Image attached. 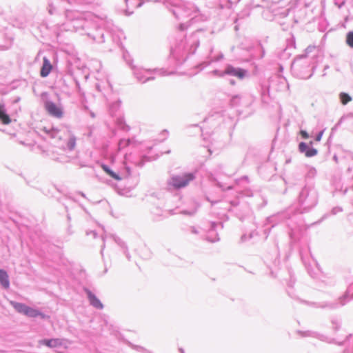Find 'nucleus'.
I'll use <instances>...</instances> for the list:
<instances>
[{"mask_svg": "<svg viewBox=\"0 0 353 353\" xmlns=\"http://www.w3.org/2000/svg\"><path fill=\"white\" fill-rule=\"evenodd\" d=\"M339 99L343 105H346L352 100V97L348 93L344 92L339 94Z\"/></svg>", "mask_w": 353, "mask_h": 353, "instance_id": "obj_29", "label": "nucleus"}, {"mask_svg": "<svg viewBox=\"0 0 353 353\" xmlns=\"http://www.w3.org/2000/svg\"><path fill=\"white\" fill-rule=\"evenodd\" d=\"M241 97L239 94L234 95L230 100L231 107H236L239 105Z\"/></svg>", "mask_w": 353, "mask_h": 353, "instance_id": "obj_34", "label": "nucleus"}, {"mask_svg": "<svg viewBox=\"0 0 353 353\" xmlns=\"http://www.w3.org/2000/svg\"><path fill=\"white\" fill-rule=\"evenodd\" d=\"M133 74L138 81L145 83L148 81L154 80L153 74L159 76H165L166 72L163 69L145 70L143 68L132 66Z\"/></svg>", "mask_w": 353, "mask_h": 353, "instance_id": "obj_9", "label": "nucleus"}, {"mask_svg": "<svg viewBox=\"0 0 353 353\" xmlns=\"http://www.w3.org/2000/svg\"><path fill=\"white\" fill-rule=\"evenodd\" d=\"M132 141L130 139H122L119 141L118 147L119 150H122L125 148V147L130 145Z\"/></svg>", "mask_w": 353, "mask_h": 353, "instance_id": "obj_36", "label": "nucleus"}, {"mask_svg": "<svg viewBox=\"0 0 353 353\" xmlns=\"http://www.w3.org/2000/svg\"><path fill=\"white\" fill-rule=\"evenodd\" d=\"M345 43L350 48H353V31L346 34Z\"/></svg>", "mask_w": 353, "mask_h": 353, "instance_id": "obj_37", "label": "nucleus"}, {"mask_svg": "<svg viewBox=\"0 0 353 353\" xmlns=\"http://www.w3.org/2000/svg\"><path fill=\"white\" fill-rule=\"evenodd\" d=\"M117 125L123 131L127 132L130 130V126L125 123L124 119L122 117H119L117 119Z\"/></svg>", "mask_w": 353, "mask_h": 353, "instance_id": "obj_28", "label": "nucleus"}, {"mask_svg": "<svg viewBox=\"0 0 353 353\" xmlns=\"http://www.w3.org/2000/svg\"><path fill=\"white\" fill-rule=\"evenodd\" d=\"M299 332L301 333V334H303V336H310V334H309L310 333L309 331H307L306 332H304V333L302 332L301 331H299Z\"/></svg>", "mask_w": 353, "mask_h": 353, "instance_id": "obj_58", "label": "nucleus"}, {"mask_svg": "<svg viewBox=\"0 0 353 353\" xmlns=\"http://www.w3.org/2000/svg\"><path fill=\"white\" fill-rule=\"evenodd\" d=\"M45 108L50 115L56 118L62 117L63 114V110L60 106L57 105L55 103L51 101H47L45 102Z\"/></svg>", "mask_w": 353, "mask_h": 353, "instance_id": "obj_16", "label": "nucleus"}, {"mask_svg": "<svg viewBox=\"0 0 353 353\" xmlns=\"http://www.w3.org/2000/svg\"><path fill=\"white\" fill-rule=\"evenodd\" d=\"M292 52L290 51V48H284L278 52V57L281 61H285L290 58Z\"/></svg>", "mask_w": 353, "mask_h": 353, "instance_id": "obj_27", "label": "nucleus"}, {"mask_svg": "<svg viewBox=\"0 0 353 353\" xmlns=\"http://www.w3.org/2000/svg\"><path fill=\"white\" fill-rule=\"evenodd\" d=\"M38 311L39 310L28 306L26 311H25V315L30 318H36L38 317Z\"/></svg>", "mask_w": 353, "mask_h": 353, "instance_id": "obj_33", "label": "nucleus"}, {"mask_svg": "<svg viewBox=\"0 0 353 353\" xmlns=\"http://www.w3.org/2000/svg\"><path fill=\"white\" fill-rule=\"evenodd\" d=\"M150 158L145 155L141 157V159L134 162V164L138 167H143L146 161H149Z\"/></svg>", "mask_w": 353, "mask_h": 353, "instance_id": "obj_39", "label": "nucleus"}, {"mask_svg": "<svg viewBox=\"0 0 353 353\" xmlns=\"http://www.w3.org/2000/svg\"><path fill=\"white\" fill-rule=\"evenodd\" d=\"M83 290L86 294L87 298L89 301L90 305H92L93 307L97 310L103 309V304L90 290H89L87 288H85Z\"/></svg>", "mask_w": 353, "mask_h": 353, "instance_id": "obj_17", "label": "nucleus"}, {"mask_svg": "<svg viewBox=\"0 0 353 353\" xmlns=\"http://www.w3.org/2000/svg\"><path fill=\"white\" fill-rule=\"evenodd\" d=\"M38 317H40V319H44V320L50 319V316L40 312L39 310L38 311Z\"/></svg>", "mask_w": 353, "mask_h": 353, "instance_id": "obj_48", "label": "nucleus"}, {"mask_svg": "<svg viewBox=\"0 0 353 353\" xmlns=\"http://www.w3.org/2000/svg\"><path fill=\"white\" fill-rule=\"evenodd\" d=\"M76 142L77 138L75 135L68 132L65 148L69 151H72L76 146Z\"/></svg>", "mask_w": 353, "mask_h": 353, "instance_id": "obj_23", "label": "nucleus"}, {"mask_svg": "<svg viewBox=\"0 0 353 353\" xmlns=\"http://www.w3.org/2000/svg\"><path fill=\"white\" fill-rule=\"evenodd\" d=\"M179 351L180 353H185V351H184V350L182 347H179Z\"/></svg>", "mask_w": 353, "mask_h": 353, "instance_id": "obj_62", "label": "nucleus"}, {"mask_svg": "<svg viewBox=\"0 0 353 353\" xmlns=\"http://www.w3.org/2000/svg\"><path fill=\"white\" fill-rule=\"evenodd\" d=\"M316 48L315 46H309L305 50V53L303 54L302 55H307V57H313V59L316 57V54H314L312 55H310V53L313 52H316Z\"/></svg>", "mask_w": 353, "mask_h": 353, "instance_id": "obj_38", "label": "nucleus"}, {"mask_svg": "<svg viewBox=\"0 0 353 353\" xmlns=\"http://www.w3.org/2000/svg\"><path fill=\"white\" fill-rule=\"evenodd\" d=\"M75 83H76L77 88L80 89V84H79V81H76V82H75Z\"/></svg>", "mask_w": 353, "mask_h": 353, "instance_id": "obj_60", "label": "nucleus"}, {"mask_svg": "<svg viewBox=\"0 0 353 353\" xmlns=\"http://www.w3.org/2000/svg\"><path fill=\"white\" fill-rule=\"evenodd\" d=\"M86 234L88 236L89 235H92V236L93 237V239H96L97 236V233L96 232V231L94 230H90V231H87L86 232Z\"/></svg>", "mask_w": 353, "mask_h": 353, "instance_id": "obj_50", "label": "nucleus"}, {"mask_svg": "<svg viewBox=\"0 0 353 353\" xmlns=\"http://www.w3.org/2000/svg\"><path fill=\"white\" fill-rule=\"evenodd\" d=\"M79 194L81 196H83V198H86L85 194L83 192H79Z\"/></svg>", "mask_w": 353, "mask_h": 353, "instance_id": "obj_61", "label": "nucleus"}, {"mask_svg": "<svg viewBox=\"0 0 353 353\" xmlns=\"http://www.w3.org/2000/svg\"><path fill=\"white\" fill-rule=\"evenodd\" d=\"M342 211H343L342 208L339 207V206H336V207H334V208H333L332 209V210H331V214H332V215H335V214H336L337 213L341 212H342Z\"/></svg>", "mask_w": 353, "mask_h": 353, "instance_id": "obj_46", "label": "nucleus"}, {"mask_svg": "<svg viewBox=\"0 0 353 353\" xmlns=\"http://www.w3.org/2000/svg\"><path fill=\"white\" fill-rule=\"evenodd\" d=\"M206 200L210 202L212 205H215L216 203H217L219 202V201H212V200H210L208 196L206 197Z\"/></svg>", "mask_w": 353, "mask_h": 353, "instance_id": "obj_56", "label": "nucleus"}, {"mask_svg": "<svg viewBox=\"0 0 353 353\" xmlns=\"http://www.w3.org/2000/svg\"><path fill=\"white\" fill-rule=\"evenodd\" d=\"M230 205L228 211L233 213L241 221L251 214V209L248 203L240 204L238 199H234L230 201Z\"/></svg>", "mask_w": 353, "mask_h": 353, "instance_id": "obj_10", "label": "nucleus"}, {"mask_svg": "<svg viewBox=\"0 0 353 353\" xmlns=\"http://www.w3.org/2000/svg\"><path fill=\"white\" fill-rule=\"evenodd\" d=\"M219 226L223 228V223L221 222H212L208 234L205 239L210 243H215L220 240L218 233L216 232V228Z\"/></svg>", "mask_w": 353, "mask_h": 353, "instance_id": "obj_14", "label": "nucleus"}, {"mask_svg": "<svg viewBox=\"0 0 353 353\" xmlns=\"http://www.w3.org/2000/svg\"><path fill=\"white\" fill-rule=\"evenodd\" d=\"M319 194L314 185L306 184L298 196V210L301 214L307 213L318 203Z\"/></svg>", "mask_w": 353, "mask_h": 353, "instance_id": "obj_4", "label": "nucleus"}, {"mask_svg": "<svg viewBox=\"0 0 353 353\" xmlns=\"http://www.w3.org/2000/svg\"><path fill=\"white\" fill-rule=\"evenodd\" d=\"M190 232L194 234H198L199 233L198 229L195 228L194 226H191L190 228Z\"/></svg>", "mask_w": 353, "mask_h": 353, "instance_id": "obj_52", "label": "nucleus"}, {"mask_svg": "<svg viewBox=\"0 0 353 353\" xmlns=\"http://www.w3.org/2000/svg\"><path fill=\"white\" fill-rule=\"evenodd\" d=\"M130 346L133 349H134V350H137L139 352H145V353H150L149 351H148L145 347H143L142 346L135 345H133V344H131V343H130Z\"/></svg>", "mask_w": 353, "mask_h": 353, "instance_id": "obj_43", "label": "nucleus"}, {"mask_svg": "<svg viewBox=\"0 0 353 353\" xmlns=\"http://www.w3.org/2000/svg\"><path fill=\"white\" fill-rule=\"evenodd\" d=\"M64 14L68 21V28L81 35H85L94 20V17L90 14L82 13L77 10L66 9Z\"/></svg>", "mask_w": 353, "mask_h": 353, "instance_id": "obj_2", "label": "nucleus"}, {"mask_svg": "<svg viewBox=\"0 0 353 353\" xmlns=\"http://www.w3.org/2000/svg\"><path fill=\"white\" fill-rule=\"evenodd\" d=\"M295 48V37L293 34H291L290 37L286 39V47L285 48H290V51L293 52Z\"/></svg>", "mask_w": 353, "mask_h": 353, "instance_id": "obj_30", "label": "nucleus"}, {"mask_svg": "<svg viewBox=\"0 0 353 353\" xmlns=\"http://www.w3.org/2000/svg\"><path fill=\"white\" fill-rule=\"evenodd\" d=\"M313 142L310 141V143L305 142H301L299 144V150L307 157H312L317 154L318 151L312 147Z\"/></svg>", "mask_w": 353, "mask_h": 353, "instance_id": "obj_15", "label": "nucleus"}, {"mask_svg": "<svg viewBox=\"0 0 353 353\" xmlns=\"http://www.w3.org/2000/svg\"><path fill=\"white\" fill-rule=\"evenodd\" d=\"M196 20V17H192L190 20V23H193L194 21Z\"/></svg>", "mask_w": 353, "mask_h": 353, "instance_id": "obj_64", "label": "nucleus"}, {"mask_svg": "<svg viewBox=\"0 0 353 353\" xmlns=\"http://www.w3.org/2000/svg\"><path fill=\"white\" fill-rule=\"evenodd\" d=\"M152 213L155 215L161 216L163 215V211L161 208L155 207L152 209Z\"/></svg>", "mask_w": 353, "mask_h": 353, "instance_id": "obj_44", "label": "nucleus"}, {"mask_svg": "<svg viewBox=\"0 0 353 353\" xmlns=\"http://www.w3.org/2000/svg\"><path fill=\"white\" fill-rule=\"evenodd\" d=\"M316 174V170L314 168H310L306 173L305 177L307 179H312Z\"/></svg>", "mask_w": 353, "mask_h": 353, "instance_id": "obj_41", "label": "nucleus"}, {"mask_svg": "<svg viewBox=\"0 0 353 353\" xmlns=\"http://www.w3.org/2000/svg\"><path fill=\"white\" fill-rule=\"evenodd\" d=\"M212 72L214 75L219 77L228 75L237 77L239 79H243L248 75V70L245 69L234 67L230 64L226 65L223 70H214Z\"/></svg>", "mask_w": 353, "mask_h": 353, "instance_id": "obj_11", "label": "nucleus"}, {"mask_svg": "<svg viewBox=\"0 0 353 353\" xmlns=\"http://www.w3.org/2000/svg\"><path fill=\"white\" fill-rule=\"evenodd\" d=\"M229 82H230V84L232 85H234L236 83V81L234 79H230Z\"/></svg>", "mask_w": 353, "mask_h": 353, "instance_id": "obj_59", "label": "nucleus"}, {"mask_svg": "<svg viewBox=\"0 0 353 353\" xmlns=\"http://www.w3.org/2000/svg\"><path fill=\"white\" fill-rule=\"evenodd\" d=\"M110 236L113 239L114 242L123 250L124 254L127 257V259L130 261V255L128 252V247L125 242H123L119 237L114 234H111Z\"/></svg>", "mask_w": 353, "mask_h": 353, "instance_id": "obj_22", "label": "nucleus"}, {"mask_svg": "<svg viewBox=\"0 0 353 353\" xmlns=\"http://www.w3.org/2000/svg\"><path fill=\"white\" fill-rule=\"evenodd\" d=\"M190 25L188 24V23H180L179 26V30L181 31H184L186 29H188V26Z\"/></svg>", "mask_w": 353, "mask_h": 353, "instance_id": "obj_49", "label": "nucleus"}, {"mask_svg": "<svg viewBox=\"0 0 353 353\" xmlns=\"http://www.w3.org/2000/svg\"><path fill=\"white\" fill-rule=\"evenodd\" d=\"M203 31L198 29L188 39H182L174 48L171 49V54L178 64H183L190 55L194 54L199 46V34Z\"/></svg>", "mask_w": 353, "mask_h": 353, "instance_id": "obj_1", "label": "nucleus"}, {"mask_svg": "<svg viewBox=\"0 0 353 353\" xmlns=\"http://www.w3.org/2000/svg\"><path fill=\"white\" fill-rule=\"evenodd\" d=\"M101 168L109 176L116 181H121L123 179L128 177L131 174V168L130 166L127 165L125 163H124V168L119 172L113 171L105 163H101Z\"/></svg>", "mask_w": 353, "mask_h": 353, "instance_id": "obj_12", "label": "nucleus"}, {"mask_svg": "<svg viewBox=\"0 0 353 353\" xmlns=\"http://www.w3.org/2000/svg\"><path fill=\"white\" fill-rule=\"evenodd\" d=\"M213 52V48H210V55L209 57H208V60L206 61H204L201 63H200L198 65H197V68L200 70H203L205 68H206L207 66H208L210 64H211L212 62H216V61H220L221 59H223V55L222 53H219V54L216 57H212V53Z\"/></svg>", "mask_w": 353, "mask_h": 353, "instance_id": "obj_19", "label": "nucleus"}, {"mask_svg": "<svg viewBox=\"0 0 353 353\" xmlns=\"http://www.w3.org/2000/svg\"><path fill=\"white\" fill-rule=\"evenodd\" d=\"M0 284L4 289H8L10 287L8 274L3 269H0Z\"/></svg>", "mask_w": 353, "mask_h": 353, "instance_id": "obj_24", "label": "nucleus"}, {"mask_svg": "<svg viewBox=\"0 0 353 353\" xmlns=\"http://www.w3.org/2000/svg\"><path fill=\"white\" fill-rule=\"evenodd\" d=\"M112 26V20L106 17L99 19L94 17V21L85 32V35L98 43H102L105 41V32H108L110 30Z\"/></svg>", "mask_w": 353, "mask_h": 353, "instance_id": "obj_5", "label": "nucleus"}, {"mask_svg": "<svg viewBox=\"0 0 353 353\" xmlns=\"http://www.w3.org/2000/svg\"><path fill=\"white\" fill-rule=\"evenodd\" d=\"M343 353H353V350L350 352L348 350H345Z\"/></svg>", "mask_w": 353, "mask_h": 353, "instance_id": "obj_63", "label": "nucleus"}, {"mask_svg": "<svg viewBox=\"0 0 353 353\" xmlns=\"http://www.w3.org/2000/svg\"><path fill=\"white\" fill-rule=\"evenodd\" d=\"M316 67L313 57L299 55L291 64V71L296 78L308 79L312 76Z\"/></svg>", "mask_w": 353, "mask_h": 353, "instance_id": "obj_3", "label": "nucleus"}, {"mask_svg": "<svg viewBox=\"0 0 353 353\" xmlns=\"http://www.w3.org/2000/svg\"><path fill=\"white\" fill-rule=\"evenodd\" d=\"M43 130L51 138H56L59 132V130L54 127H50L49 128L44 127Z\"/></svg>", "mask_w": 353, "mask_h": 353, "instance_id": "obj_31", "label": "nucleus"}, {"mask_svg": "<svg viewBox=\"0 0 353 353\" xmlns=\"http://www.w3.org/2000/svg\"><path fill=\"white\" fill-rule=\"evenodd\" d=\"M0 120L3 124H9L11 122V119L6 112L4 104L0 103Z\"/></svg>", "mask_w": 353, "mask_h": 353, "instance_id": "obj_25", "label": "nucleus"}, {"mask_svg": "<svg viewBox=\"0 0 353 353\" xmlns=\"http://www.w3.org/2000/svg\"><path fill=\"white\" fill-rule=\"evenodd\" d=\"M216 185L220 188L223 191L231 190L232 187L231 185L225 187L223 185H222L219 181H216Z\"/></svg>", "mask_w": 353, "mask_h": 353, "instance_id": "obj_45", "label": "nucleus"}, {"mask_svg": "<svg viewBox=\"0 0 353 353\" xmlns=\"http://www.w3.org/2000/svg\"><path fill=\"white\" fill-rule=\"evenodd\" d=\"M182 213L183 214H186V215H189V216H192L193 214H194L195 211L184 210V211L182 212Z\"/></svg>", "mask_w": 353, "mask_h": 353, "instance_id": "obj_54", "label": "nucleus"}, {"mask_svg": "<svg viewBox=\"0 0 353 353\" xmlns=\"http://www.w3.org/2000/svg\"><path fill=\"white\" fill-rule=\"evenodd\" d=\"M256 50L259 51V54L257 56V57L259 59H262L265 56V49L263 48V46H262L261 43L259 42L258 44H257V46H256Z\"/></svg>", "mask_w": 353, "mask_h": 353, "instance_id": "obj_40", "label": "nucleus"}, {"mask_svg": "<svg viewBox=\"0 0 353 353\" xmlns=\"http://www.w3.org/2000/svg\"><path fill=\"white\" fill-rule=\"evenodd\" d=\"M52 69V64L47 57H43V64L40 70V75L41 77H47Z\"/></svg>", "mask_w": 353, "mask_h": 353, "instance_id": "obj_20", "label": "nucleus"}, {"mask_svg": "<svg viewBox=\"0 0 353 353\" xmlns=\"http://www.w3.org/2000/svg\"><path fill=\"white\" fill-rule=\"evenodd\" d=\"M261 93L263 101H266L269 94V88L267 85L262 84L261 85Z\"/></svg>", "mask_w": 353, "mask_h": 353, "instance_id": "obj_32", "label": "nucleus"}, {"mask_svg": "<svg viewBox=\"0 0 353 353\" xmlns=\"http://www.w3.org/2000/svg\"><path fill=\"white\" fill-rule=\"evenodd\" d=\"M101 239H102V241H103V245H101V254L103 256V250H104L105 246V236H102Z\"/></svg>", "mask_w": 353, "mask_h": 353, "instance_id": "obj_53", "label": "nucleus"}, {"mask_svg": "<svg viewBox=\"0 0 353 353\" xmlns=\"http://www.w3.org/2000/svg\"><path fill=\"white\" fill-rule=\"evenodd\" d=\"M300 134H301V137L304 139H307L310 137V135L307 133V132L305 130H301Z\"/></svg>", "mask_w": 353, "mask_h": 353, "instance_id": "obj_47", "label": "nucleus"}, {"mask_svg": "<svg viewBox=\"0 0 353 353\" xmlns=\"http://www.w3.org/2000/svg\"><path fill=\"white\" fill-rule=\"evenodd\" d=\"M195 179L193 172H185L180 175H172L167 181L168 189L172 188L174 190H179L186 187L189 183Z\"/></svg>", "mask_w": 353, "mask_h": 353, "instance_id": "obj_8", "label": "nucleus"}, {"mask_svg": "<svg viewBox=\"0 0 353 353\" xmlns=\"http://www.w3.org/2000/svg\"><path fill=\"white\" fill-rule=\"evenodd\" d=\"M288 235L290 239V245L298 243L303 234L304 228L301 221L298 220V215L293 214L287 222Z\"/></svg>", "mask_w": 353, "mask_h": 353, "instance_id": "obj_7", "label": "nucleus"}, {"mask_svg": "<svg viewBox=\"0 0 353 353\" xmlns=\"http://www.w3.org/2000/svg\"><path fill=\"white\" fill-rule=\"evenodd\" d=\"M126 9L125 10V15H130L134 12V8H140L143 4V0H125Z\"/></svg>", "mask_w": 353, "mask_h": 353, "instance_id": "obj_18", "label": "nucleus"}, {"mask_svg": "<svg viewBox=\"0 0 353 353\" xmlns=\"http://www.w3.org/2000/svg\"><path fill=\"white\" fill-rule=\"evenodd\" d=\"M292 215L290 212H282L270 216L267 218L265 225L268 224L271 225L273 228L281 222H285L287 224L289 218H291Z\"/></svg>", "mask_w": 353, "mask_h": 353, "instance_id": "obj_13", "label": "nucleus"}, {"mask_svg": "<svg viewBox=\"0 0 353 353\" xmlns=\"http://www.w3.org/2000/svg\"><path fill=\"white\" fill-rule=\"evenodd\" d=\"M40 343L48 347H57L62 345V341L59 339H44Z\"/></svg>", "mask_w": 353, "mask_h": 353, "instance_id": "obj_21", "label": "nucleus"}, {"mask_svg": "<svg viewBox=\"0 0 353 353\" xmlns=\"http://www.w3.org/2000/svg\"><path fill=\"white\" fill-rule=\"evenodd\" d=\"M10 304L14 308V310L20 313V314H23L25 315L26 314V312L27 308H28V305H26L25 303H19V302H17V301H10Z\"/></svg>", "mask_w": 353, "mask_h": 353, "instance_id": "obj_26", "label": "nucleus"}, {"mask_svg": "<svg viewBox=\"0 0 353 353\" xmlns=\"http://www.w3.org/2000/svg\"><path fill=\"white\" fill-rule=\"evenodd\" d=\"M48 12L50 15L53 14H58L59 12L57 9L55 8V6L53 5L52 2L49 1L48 2V7H47Z\"/></svg>", "mask_w": 353, "mask_h": 353, "instance_id": "obj_35", "label": "nucleus"}, {"mask_svg": "<svg viewBox=\"0 0 353 353\" xmlns=\"http://www.w3.org/2000/svg\"><path fill=\"white\" fill-rule=\"evenodd\" d=\"M323 132H324V130L320 131L316 135V137H315V140L316 141H321V138H322V136L323 134Z\"/></svg>", "mask_w": 353, "mask_h": 353, "instance_id": "obj_51", "label": "nucleus"}, {"mask_svg": "<svg viewBox=\"0 0 353 353\" xmlns=\"http://www.w3.org/2000/svg\"><path fill=\"white\" fill-rule=\"evenodd\" d=\"M331 323L333 325V329L335 330V331H337L340 327H341V323L336 319H332L331 320Z\"/></svg>", "mask_w": 353, "mask_h": 353, "instance_id": "obj_42", "label": "nucleus"}, {"mask_svg": "<svg viewBox=\"0 0 353 353\" xmlns=\"http://www.w3.org/2000/svg\"><path fill=\"white\" fill-rule=\"evenodd\" d=\"M353 299V283L350 285L347 288L345 294L341 296L338 300L334 301H323V302H308L305 301H302L303 303L307 304L310 306L316 307V308H322V309H328V310H334L339 307L345 305L350 300Z\"/></svg>", "mask_w": 353, "mask_h": 353, "instance_id": "obj_6", "label": "nucleus"}, {"mask_svg": "<svg viewBox=\"0 0 353 353\" xmlns=\"http://www.w3.org/2000/svg\"><path fill=\"white\" fill-rule=\"evenodd\" d=\"M352 337V334H349L348 336H347L345 341V342H343V343H339V345H343V344H344L346 341H349Z\"/></svg>", "mask_w": 353, "mask_h": 353, "instance_id": "obj_57", "label": "nucleus"}, {"mask_svg": "<svg viewBox=\"0 0 353 353\" xmlns=\"http://www.w3.org/2000/svg\"><path fill=\"white\" fill-rule=\"evenodd\" d=\"M294 283H295L294 279H293L292 277H291L290 281H289V283L288 284V287L292 288Z\"/></svg>", "mask_w": 353, "mask_h": 353, "instance_id": "obj_55", "label": "nucleus"}]
</instances>
